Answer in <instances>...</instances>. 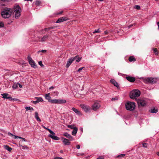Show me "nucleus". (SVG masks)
Masks as SVG:
<instances>
[{
  "mask_svg": "<svg viewBox=\"0 0 159 159\" xmlns=\"http://www.w3.org/2000/svg\"><path fill=\"white\" fill-rule=\"evenodd\" d=\"M13 10L9 8L6 7L4 8L1 12V14L2 17L4 18H9L13 12Z\"/></svg>",
  "mask_w": 159,
  "mask_h": 159,
  "instance_id": "1",
  "label": "nucleus"
},
{
  "mask_svg": "<svg viewBox=\"0 0 159 159\" xmlns=\"http://www.w3.org/2000/svg\"><path fill=\"white\" fill-rule=\"evenodd\" d=\"M14 13L16 18H18L20 15L21 11V9L18 5H16L14 7Z\"/></svg>",
  "mask_w": 159,
  "mask_h": 159,
  "instance_id": "2",
  "label": "nucleus"
},
{
  "mask_svg": "<svg viewBox=\"0 0 159 159\" xmlns=\"http://www.w3.org/2000/svg\"><path fill=\"white\" fill-rule=\"evenodd\" d=\"M143 81L145 83L154 84L156 83L157 80L156 78L152 77H146L142 78Z\"/></svg>",
  "mask_w": 159,
  "mask_h": 159,
  "instance_id": "3",
  "label": "nucleus"
},
{
  "mask_svg": "<svg viewBox=\"0 0 159 159\" xmlns=\"http://www.w3.org/2000/svg\"><path fill=\"white\" fill-rule=\"evenodd\" d=\"M125 107L127 110L133 111L135 107V103L134 102H128L126 103Z\"/></svg>",
  "mask_w": 159,
  "mask_h": 159,
  "instance_id": "4",
  "label": "nucleus"
},
{
  "mask_svg": "<svg viewBox=\"0 0 159 159\" xmlns=\"http://www.w3.org/2000/svg\"><path fill=\"white\" fill-rule=\"evenodd\" d=\"M141 94L140 91L138 90H135L131 92L130 97L131 99H134L136 97H139Z\"/></svg>",
  "mask_w": 159,
  "mask_h": 159,
  "instance_id": "5",
  "label": "nucleus"
},
{
  "mask_svg": "<svg viewBox=\"0 0 159 159\" xmlns=\"http://www.w3.org/2000/svg\"><path fill=\"white\" fill-rule=\"evenodd\" d=\"M27 59L29 62L31 66L34 68H36L37 65L34 61L32 59L31 57L30 56H28L27 57Z\"/></svg>",
  "mask_w": 159,
  "mask_h": 159,
  "instance_id": "6",
  "label": "nucleus"
},
{
  "mask_svg": "<svg viewBox=\"0 0 159 159\" xmlns=\"http://www.w3.org/2000/svg\"><path fill=\"white\" fill-rule=\"evenodd\" d=\"M137 102L139 106L142 107L145 106L147 103L145 100L144 99H138L137 100Z\"/></svg>",
  "mask_w": 159,
  "mask_h": 159,
  "instance_id": "7",
  "label": "nucleus"
},
{
  "mask_svg": "<svg viewBox=\"0 0 159 159\" xmlns=\"http://www.w3.org/2000/svg\"><path fill=\"white\" fill-rule=\"evenodd\" d=\"M80 106L86 112L90 111L91 110V108L87 105L81 104Z\"/></svg>",
  "mask_w": 159,
  "mask_h": 159,
  "instance_id": "8",
  "label": "nucleus"
},
{
  "mask_svg": "<svg viewBox=\"0 0 159 159\" xmlns=\"http://www.w3.org/2000/svg\"><path fill=\"white\" fill-rule=\"evenodd\" d=\"M77 57V56H75L74 57H71L68 59L66 65V67H68L71 65L72 63L76 59Z\"/></svg>",
  "mask_w": 159,
  "mask_h": 159,
  "instance_id": "9",
  "label": "nucleus"
},
{
  "mask_svg": "<svg viewBox=\"0 0 159 159\" xmlns=\"http://www.w3.org/2000/svg\"><path fill=\"white\" fill-rule=\"evenodd\" d=\"M100 107V104L98 103H95L92 106V108L93 110L96 111Z\"/></svg>",
  "mask_w": 159,
  "mask_h": 159,
  "instance_id": "10",
  "label": "nucleus"
},
{
  "mask_svg": "<svg viewBox=\"0 0 159 159\" xmlns=\"http://www.w3.org/2000/svg\"><path fill=\"white\" fill-rule=\"evenodd\" d=\"M67 20L66 17H61L59 18L56 21V23H59L62 22L64 21H66Z\"/></svg>",
  "mask_w": 159,
  "mask_h": 159,
  "instance_id": "11",
  "label": "nucleus"
},
{
  "mask_svg": "<svg viewBox=\"0 0 159 159\" xmlns=\"http://www.w3.org/2000/svg\"><path fill=\"white\" fill-rule=\"evenodd\" d=\"M63 135L67 138L69 139L71 141H72L74 139L72 137L67 133H65L63 134Z\"/></svg>",
  "mask_w": 159,
  "mask_h": 159,
  "instance_id": "12",
  "label": "nucleus"
},
{
  "mask_svg": "<svg viewBox=\"0 0 159 159\" xmlns=\"http://www.w3.org/2000/svg\"><path fill=\"white\" fill-rule=\"evenodd\" d=\"M35 98L37 100L36 101H33V103L34 104H37V103H39L40 102H42L43 101V99L41 97L38 98V97H36Z\"/></svg>",
  "mask_w": 159,
  "mask_h": 159,
  "instance_id": "13",
  "label": "nucleus"
},
{
  "mask_svg": "<svg viewBox=\"0 0 159 159\" xmlns=\"http://www.w3.org/2000/svg\"><path fill=\"white\" fill-rule=\"evenodd\" d=\"M62 142L65 145H69L70 144V142L69 140L65 138H62Z\"/></svg>",
  "mask_w": 159,
  "mask_h": 159,
  "instance_id": "14",
  "label": "nucleus"
},
{
  "mask_svg": "<svg viewBox=\"0 0 159 159\" xmlns=\"http://www.w3.org/2000/svg\"><path fill=\"white\" fill-rule=\"evenodd\" d=\"M110 82L112 83L117 88L119 87V85L118 83L114 79H111L110 81Z\"/></svg>",
  "mask_w": 159,
  "mask_h": 159,
  "instance_id": "15",
  "label": "nucleus"
},
{
  "mask_svg": "<svg viewBox=\"0 0 159 159\" xmlns=\"http://www.w3.org/2000/svg\"><path fill=\"white\" fill-rule=\"evenodd\" d=\"M126 79L128 80L129 81L133 82H134L135 81V78L134 77H132L131 76H127L126 77Z\"/></svg>",
  "mask_w": 159,
  "mask_h": 159,
  "instance_id": "16",
  "label": "nucleus"
},
{
  "mask_svg": "<svg viewBox=\"0 0 159 159\" xmlns=\"http://www.w3.org/2000/svg\"><path fill=\"white\" fill-rule=\"evenodd\" d=\"M1 95L2 96V98L4 99L5 98L9 99V100L11 98V97L8 96L9 94L7 93H2Z\"/></svg>",
  "mask_w": 159,
  "mask_h": 159,
  "instance_id": "17",
  "label": "nucleus"
},
{
  "mask_svg": "<svg viewBox=\"0 0 159 159\" xmlns=\"http://www.w3.org/2000/svg\"><path fill=\"white\" fill-rule=\"evenodd\" d=\"M72 110L75 112L76 114L79 115H81V114L80 112L77 109H76L75 107H72Z\"/></svg>",
  "mask_w": 159,
  "mask_h": 159,
  "instance_id": "18",
  "label": "nucleus"
},
{
  "mask_svg": "<svg viewBox=\"0 0 159 159\" xmlns=\"http://www.w3.org/2000/svg\"><path fill=\"white\" fill-rule=\"evenodd\" d=\"M35 117L36 119V120L40 122L41 120L39 116V114L37 112H35Z\"/></svg>",
  "mask_w": 159,
  "mask_h": 159,
  "instance_id": "19",
  "label": "nucleus"
},
{
  "mask_svg": "<svg viewBox=\"0 0 159 159\" xmlns=\"http://www.w3.org/2000/svg\"><path fill=\"white\" fill-rule=\"evenodd\" d=\"M78 129L77 127H75L72 131V134L73 135H75L77 132Z\"/></svg>",
  "mask_w": 159,
  "mask_h": 159,
  "instance_id": "20",
  "label": "nucleus"
},
{
  "mask_svg": "<svg viewBox=\"0 0 159 159\" xmlns=\"http://www.w3.org/2000/svg\"><path fill=\"white\" fill-rule=\"evenodd\" d=\"M50 95V93H48L46 94L45 98L46 99L48 100L49 102H50V101H51V97L49 96Z\"/></svg>",
  "mask_w": 159,
  "mask_h": 159,
  "instance_id": "21",
  "label": "nucleus"
},
{
  "mask_svg": "<svg viewBox=\"0 0 159 159\" xmlns=\"http://www.w3.org/2000/svg\"><path fill=\"white\" fill-rule=\"evenodd\" d=\"M129 60L130 62L135 61H136V59L133 56H130L129 58Z\"/></svg>",
  "mask_w": 159,
  "mask_h": 159,
  "instance_id": "22",
  "label": "nucleus"
},
{
  "mask_svg": "<svg viewBox=\"0 0 159 159\" xmlns=\"http://www.w3.org/2000/svg\"><path fill=\"white\" fill-rule=\"evenodd\" d=\"M66 101L64 99H58V104H63L66 103Z\"/></svg>",
  "mask_w": 159,
  "mask_h": 159,
  "instance_id": "23",
  "label": "nucleus"
},
{
  "mask_svg": "<svg viewBox=\"0 0 159 159\" xmlns=\"http://www.w3.org/2000/svg\"><path fill=\"white\" fill-rule=\"evenodd\" d=\"M50 102L53 103L58 104V99H52L50 101Z\"/></svg>",
  "mask_w": 159,
  "mask_h": 159,
  "instance_id": "24",
  "label": "nucleus"
},
{
  "mask_svg": "<svg viewBox=\"0 0 159 159\" xmlns=\"http://www.w3.org/2000/svg\"><path fill=\"white\" fill-rule=\"evenodd\" d=\"M48 37V35H44L41 39V41L43 42L45 41Z\"/></svg>",
  "mask_w": 159,
  "mask_h": 159,
  "instance_id": "25",
  "label": "nucleus"
},
{
  "mask_svg": "<svg viewBox=\"0 0 159 159\" xmlns=\"http://www.w3.org/2000/svg\"><path fill=\"white\" fill-rule=\"evenodd\" d=\"M51 136V138L52 139L54 140H58L60 139V138L58 137L55 135L54 136Z\"/></svg>",
  "mask_w": 159,
  "mask_h": 159,
  "instance_id": "26",
  "label": "nucleus"
},
{
  "mask_svg": "<svg viewBox=\"0 0 159 159\" xmlns=\"http://www.w3.org/2000/svg\"><path fill=\"white\" fill-rule=\"evenodd\" d=\"M157 111V109H156L155 108L152 109L150 111V112L152 113H156Z\"/></svg>",
  "mask_w": 159,
  "mask_h": 159,
  "instance_id": "27",
  "label": "nucleus"
},
{
  "mask_svg": "<svg viewBox=\"0 0 159 159\" xmlns=\"http://www.w3.org/2000/svg\"><path fill=\"white\" fill-rule=\"evenodd\" d=\"M41 4V2L37 0L35 2V4L37 6H39Z\"/></svg>",
  "mask_w": 159,
  "mask_h": 159,
  "instance_id": "28",
  "label": "nucleus"
},
{
  "mask_svg": "<svg viewBox=\"0 0 159 159\" xmlns=\"http://www.w3.org/2000/svg\"><path fill=\"white\" fill-rule=\"evenodd\" d=\"M125 156V154H121L118 155L116 157V158H121L123 157H124Z\"/></svg>",
  "mask_w": 159,
  "mask_h": 159,
  "instance_id": "29",
  "label": "nucleus"
},
{
  "mask_svg": "<svg viewBox=\"0 0 159 159\" xmlns=\"http://www.w3.org/2000/svg\"><path fill=\"white\" fill-rule=\"evenodd\" d=\"M3 148H4V149H12V148L9 147L7 145H4L3 146Z\"/></svg>",
  "mask_w": 159,
  "mask_h": 159,
  "instance_id": "30",
  "label": "nucleus"
},
{
  "mask_svg": "<svg viewBox=\"0 0 159 159\" xmlns=\"http://www.w3.org/2000/svg\"><path fill=\"white\" fill-rule=\"evenodd\" d=\"M55 135V134L52 131V132H51L50 134L48 135V136L51 138V136H54Z\"/></svg>",
  "mask_w": 159,
  "mask_h": 159,
  "instance_id": "31",
  "label": "nucleus"
},
{
  "mask_svg": "<svg viewBox=\"0 0 159 159\" xmlns=\"http://www.w3.org/2000/svg\"><path fill=\"white\" fill-rule=\"evenodd\" d=\"M77 56V57L76 59L75 60L77 62H79L81 60V57H78V56Z\"/></svg>",
  "mask_w": 159,
  "mask_h": 159,
  "instance_id": "32",
  "label": "nucleus"
},
{
  "mask_svg": "<svg viewBox=\"0 0 159 159\" xmlns=\"http://www.w3.org/2000/svg\"><path fill=\"white\" fill-rule=\"evenodd\" d=\"M11 98L10 99V101L13 100V101H18V102H20V101L18 99H17V98H13L11 97Z\"/></svg>",
  "mask_w": 159,
  "mask_h": 159,
  "instance_id": "33",
  "label": "nucleus"
},
{
  "mask_svg": "<svg viewBox=\"0 0 159 159\" xmlns=\"http://www.w3.org/2000/svg\"><path fill=\"white\" fill-rule=\"evenodd\" d=\"M67 127L69 128H70V129H74L75 128V127H74L73 125H68L67 126Z\"/></svg>",
  "mask_w": 159,
  "mask_h": 159,
  "instance_id": "34",
  "label": "nucleus"
},
{
  "mask_svg": "<svg viewBox=\"0 0 159 159\" xmlns=\"http://www.w3.org/2000/svg\"><path fill=\"white\" fill-rule=\"evenodd\" d=\"M148 144L146 143H143L142 144V146L144 148H147Z\"/></svg>",
  "mask_w": 159,
  "mask_h": 159,
  "instance_id": "35",
  "label": "nucleus"
},
{
  "mask_svg": "<svg viewBox=\"0 0 159 159\" xmlns=\"http://www.w3.org/2000/svg\"><path fill=\"white\" fill-rule=\"evenodd\" d=\"M104 157L103 156H99L98 158L96 159H104Z\"/></svg>",
  "mask_w": 159,
  "mask_h": 159,
  "instance_id": "36",
  "label": "nucleus"
},
{
  "mask_svg": "<svg viewBox=\"0 0 159 159\" xmlns=\"http://www.w3.org/2000/svg\"><path fill=\"white\" fill-rule=\"evenodd\" d=\"M46 52V50H42L41 51H39L38 52V53H39L40 52H42L43 53H45Z\"/></svg>",
  "mask_w": 159,
  "mask_h": 159,
  "instance_id": "37",
  "label": "nucleus"
},
{
  "mask_svg": "<svg viewBox=\"0 0 159 159\" xmlns=\"http://www.w3.org/2000/svg\"><path fill=\"white\" fill-rule=\"evenodd\" d=\"M100 32V31L99 30V29H98L97 30H95L94 31V32H93V33L94 34V33H99Z\"/></svg>",
  "mask_w": 159,
  "mask_h": 159,
  "instance_id": "38",
  "label": "nucleus"
},
{
  "mask_svg": "<svg viewBox=\"0 0 159 159\" xmlns=\"http://www.w3.org/2000/svg\"><path fill=\"white\" fill-rule=\"evenodd\" d=\"M38 63H39V65H40V66H43V64L42 62L41 61H39Z\"/></svg>",
  "mask_w": 159,
  "mask_h": 159,
  "instance_id": "39",
  "label": "nucleus"
},
{
  "mask_svg": "<svg viewBox=\"0 0 159 159\" xmlns=\"http://www.w3.org/2000/svg\"><path fill=\"white\" fill-rule=\"evenodd\" d=\"M154 52L155 53V54H157L158 53L157 51V49L154 48L153 49Z\"/></svg>",
  "mask_w": 159,
  "mask_h": 159,
  "instance_id": "40",
  "label": "nucleus"
},
{
  "mask_svg": "<svg viewBox=\"0 0 159 159\" xmlns=\"http://www.w3.org/2000/svg\"><path fill=\"white\" fill-rule=\"evenodd\" d=\"M4 25L3 23L2 22L0 21V27H3Z\"/></svg>",
  "mask_w": 159,
  "mask_h": 159,
  "instance_id": "41",
  "label": "nucleus"
},
{
  "mask_svg": "<svg viewBox=\"0 0 159 159\" xmlns=\"http://www.w3.org/2000/svg\"><path fill=\"white\" fill-rule=\"evenodd\" d=\"M7 134L8 135L10 136H15V135H13L12 134L10 133V132H8L7 133Z\"/></svg>",
  "mask_w": 159,
  "mask_h": 159,
  "instance_id": "42",
  "label": "nucleus"
},
{
  "mask_svg": "<svg viewBox=\"0 0 159 159\" xmlns=\"http://www.w3.org/2000/svg\"><path fill=\"white\" fill-rule=\"evenodd\" d=\"M50 30V28L49 27L48 28H45L44 29V30L46 31H48L49 30Z\"/></svg>",
  "mask_w": 159,
  "mask_h": 159,
  "instance_id": "43",
  "label": "nucleus"
},
{
  "mask_svg": "<svg viewBox=\"0 0 159 159\" xmlns=\"http://www.w3.org/2000/svg\"><path fill=\"white\" fill-rule=\"evenodd\" d=\"M118 100V98L117 97H115L114 98H113L111 99V101L117 100Z\"/></svg>",
  "mask_w": 159,
  "mask_h": 159,
  "instance_id": "44",
  "label": "nucleus"
},
{
  "mask_svg": "<svg viewBox=\"0 0 159 159\" xmlns=\"http://www.w3.org/2000/svg\"><path fill=\"white\" fill-rule=\"evenodd\" d=\"M135 7L138 10L140 9V7L139 5H136L135 6Z\"/></svg>",
  "mask_w": 159,
  "mask_h": 159,
  "instance_id": "45",
  "label": "nucleus"
},
{
  "mask_svg": "<svg viewBox=\"0 0 159 159\" xmlns=\"http://www.w3.org/2000/svg\"><path fill=\"white\" fill-rule=\"evenodd\" d=\"M14 137H15L14 139H17V138H19V139H21V138H22V137H20L17 136L16 135L14 136Z\"/></svg>",
  "mask_w": 159,
  "mask_h": 159,
  "instance_id": "46",
  "label": "nucleus"
},
{
  "mask_svg": "<svg viewBox=\"0 0 159 159\" xmlns=\"http://www.w3.org/2000/svg\"><path fill=\"white\" fill-rule=\"evenodd\" d=\"M76 155L78 156H81L84 155V153H77Z\"/></svg>",
  "mask_w": 159,
  "mask_h": 159,
  "instance_id": "47",
  "label": "nucleus"
},
{
  "mask_svg": "<svg viewBox=\"0 0 159 159\" xmlns=\"http://www.w3.org/2000/svg\"><path fill=\"white\" fill-rule=\"evenodd\" d=\"M84 67H81L79 69L77 70V72H80L82 69H83L84 68Z\"/></svg>",
  "mask_w": 159,
  "mask_h": 159,
  "instance_id": "48",
  "label": "nucleus"
},
{
  "mask_svg": "<svg viewBox=\"0 0 159 159\" xmlns=\"http://www.w3.org/2000/svg\"><path fill=\"white\" fill-rule=\"evenodd\" d=\"M26 110L27 111L29 110H30V107H25V108Z\"/></svg>",
  "mask_w": 159,
  "mask_h": 159,
  "instance_id": "49",
  "label": "nucleus"
},
{
  "mask_svg": "<svg viewBox=\"0 0 159 159\" xmlns=\"http://www.w3.org/2000/svg\"><path fill=\"white\" fill-rule=\"evenodd\" d=\"M117 32L119 34V35H121V34H120V32H122V31H121V30H116Z\"/></svg>",
  "mask_w": 159,
  "mask_h": 159,
  "instance_id": "50",
  "label": "nucleus"
},
{
  "mask_svg": "<svg viewBox=\"0 0 159 159\" xmlns=\"http://www.w3.org/2000/svg\"><path fill=\"white\" fill-rule=\"evenodd\" d=\"M54 159H63V158L62 157H56L54 158Z\"/></svg>",
  "mask_w": 159,
  "mask_h": 159,
  "instance_id": "51",
  "label": "nucleus"
},
{
  "mask_svg": "<svg viewBox=\"0 0 159 159\" xmlns=\"http://www.w3.org/2000/svg\"><path fill=\"white\" fill-rule=\"evenodd\" d=\"M63 11H61L59 13H57L56 14L57 15L61 14L63 13Z\"/></svg>",
  "mask_w": 159,
  "mask_h": 159,
  "instance_id": "52",
  "label": "nucleus"
},
{
  "mask_svg": "<svg viewBox=\"0 0 159 159\" xmlns=\"http://www.w3.org/2000/svg\"><path fill=\"white\" fill-rule=\"evenodd\" d=\"M80 148V146L79 145H76V148L77 149H79Z\"/></svg>",
  "mask_w": 159,
  "mask_h": 159,
  "instance_id": "53",
  "label": "nucleus"
},
{
  "mask_svg": "<svg viewBox=\"0 0 159 159\" xmlns=\"http://www.w3.org/2000/svg\"><path fill=\"white\" fill-rule=\"evenodd\" d=\"M47 130H48L49 131V132L50 133H51L52 131V130H51L50 129L48 128V129H47Z\"/></svg>",
  "mask_w": 159,
  "mask_h": 159,
  "instance_id": "54",
  "label": "nucleus"
},
{
  "mask_svg": "<svg viewBox=\"0 0 159 159\" xmlns=\"http://www.w3.org/2000/svg\"><path fill=\"white\" fill-rule=\"evenodd\" d=\"M56 27V26H52V27H49V28H50V30H51V29H55Z\"/></svg>",
  "mask_w": 159,
  "mask_h": 159,
  "instance_id": "55",
  "label": "nucleus"
},
{
  "mask_svg": "<svg viewBox=\"0 0 159 159\" xmlns=\"http://www.w3.org/2000/svg\"><path fill=\"white\" fill-rule=\"evenodd\" d=\"M21 139H22V140L24 141H26L25 139L24 138H21Z\"/></svg>",
  "mask_w": 159,
  "mask_h": 159,
  "instance_id": "56",
  "label": "nucleus"
},
{
  "mask_svg": "<svg viewBox=\"0 0 159 159\" xmlns=\"http://www.w3.org/2000/svg\"><path fill=\"white\" fill-rule=\"evenodd\" d=\"M133 24L131 25H129V26L128 27L129 28L130 27H132L133 26Z\"/></svg>",
  "mask_w": 159,
  "mask_h": 159,
  "instance_id": "57",
  "label": "nucleus"
},
{
  "mask_svg": "<svg viewBox=\"0 0 159 159\" xmlns=\"http://www.w3.org/2000/svg\"><path fill=\"white\" fill-rule=\"evenodd\" d=\"M108 32L107 31H105V32H104V34H108Z\"/></svg>",
  "mask_w": 159,
  "mask_h": 159,
  "instance_id": "58",
  "label": "nucleus"
},
{
  "mask_svg": "<svg viewBox=\"0 0 159 159\" xmlns=\"http://www.w3.org/2000/svg\"><path fill=\"white\" fill-rule=\"evenodd\" d=\"M42 127H43V128H44V129H47H47H48V128H46V127H45V126H43H43H42Z\"/></svg>",
  "mask_w": 159,
  "mask_h": 159,
  "instance_id": "59",
  "label": "nucleus"
},
{
  "mask_svg": "<svg viewBox=\"0 0 159 159\" xmlns=\"http://www.w3.org/2000/svg\"><path fill=\"white\" fill-rule=\"evenodd\" d=\"M54 88V87L53 86H51L50 88H49V89H53Z\"/></svg>",
  "mask_w": 159,
  "mask_h": 159,
  "instance_id": "60",
  "label": "nucleus"
},
{
  "mask_svg": "<svg viewBox=\"0 0 159 159\" xmlns=\"http://www.w3.org/2000/svg\"><path fill=\"white\" fill-rule=\"evenodd\" d=\"M19 87L20 88H22V85H21V84H19Z\"/></svg>",
  "mask_w": 159,
  "mask_h": 159,
  "instance_id": "61",
  "label": "nucleus"
},
{
  "mask_svg": "<svg viewBox=\"0 0 159 159\" xmlns=\"http://www.w3.org/2000/svg\"><path fill=\"white\" fill-rule=\"evenodd\" d=\"M30 110H31L33 111L34 110V109H33V107H30Z\"/></svg>",
  "mask_w": 159,
  "mask_h": 159,
  "instance_id": "62",
  "label": "nucleus"
},
{
  "mask_svg": "<svg viewBox=\"0 0 159 159\" xmlns=\"http://www.w3.org/2000/svg\"><path fill=\"white\" fill-rule=\"evenodd\" d=\"M157 25L158 26V27L159 28V22H157Z\"/></svg>",
  "mask_w": 159,
  "mask_h": 159,
  "instance_id": "63",
  "label": "nucleus"
},
{
  "mask_svg": "<svg viewBox=\"0 0 159 159\" xmlns=\"http://www.w3.org/2000/svg\"><path fill=\"white\" fill-rule=\"evenodd\" d=\"M1 1L3 2H5L7 1V0H1Z\"/></svg>",
  "mask_w": 159,
  "mask_h": 159,
  "instance_id": "64",
  "label": "nucleus"
}]
</instances>
